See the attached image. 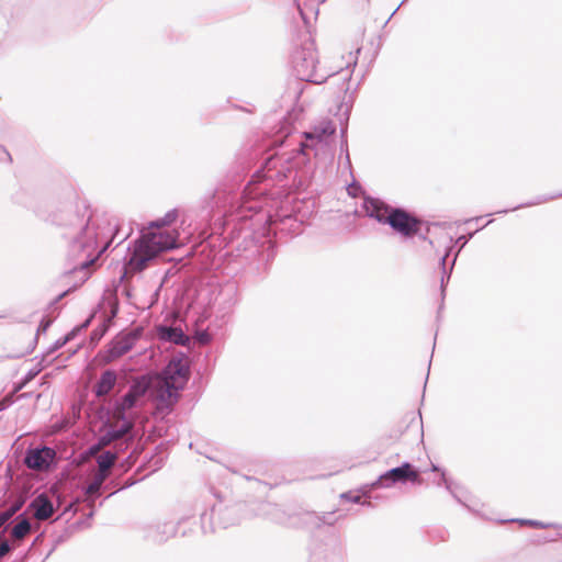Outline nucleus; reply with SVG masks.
<instances>
[{"label": "nucleus", "instance_id": "b1692460", "mask_svg": "<svg viewBox=\"0 0 562 562\" xmlns=\"http://www.w3.org/2000/svg\"><path fill=\"white\" fill-rule=\"evenodd\" d=\"M340 497L350 503L361 504V496L359 494H353L352 492L342 493ZM362 505H370V502H363Z\"/></svg>", "mask_w": 562, "mask_h": 562}, {"label": "nucleus", "instance_id": "37998d69", "mask_svg": "<svg viewBox=\"0 0 562 562\" xmlns=\"http://www.w3.org/2000/svg\"><path fill=\"white\" fill-rule=\"evenodd\" d=\"M11 507L13 510L18 512L21 508V503L13 504Z\"/></svg>", "mask_w": 562, "mask_h": 562}, {"label": "nucleus", "instance_id": "1a4fd4ad", "mask_svg": "<svg viewBox=\"0 0 562 562\" xmlns=\"http://www.w3.org/2000/svg\"><path fill=\"white\" fill-rule=\"evenodd\" d=\"M55 456V450L49 447L29 449L25 454L24 463L29 469L44 471L49 468Z\"/></svg>", "mask_w": 562, "mask_h": 562}, {"label": "nucleus", "instance_id": "ddd939ff", "mask_svg": "<svg viewBox=\"0 0 562 562\" xmlns=\"http://www.w3.org/2000/svg\"><path fill=\"white\" fill-rule=\"evenodd\" d=\"M140 396V379L134 378L133 385L130 391L122 397L121 402L116 406L117 415L125 420L126 412L131 409L138 397Z\"/></svg>", "mask_w": 562, "mask_h": 562}, {"label": "nucleus", "instance_id": "58836bf2", "mask_svg": "<svg viewBox=\"0 0 562 562\" xmlns=\"http://www.w3.org/2000/svg\"><path fill=\"white\" fill-rule=\"evenodd\" d=\"M200 341H201L202 344H207V342L210 341V337H209V335H207V334H202V335L200 336Z\"/></svg>", "mask_w": 562, "mask_h": 562}, {"label": "nucleus", "instance_id": "f03ea898", "mask_svg": "<svg viewBox=\"0 0 562 562\" xmlns=\"http://www.w3.org/2000/svg\"><path fill=\"white\" fill-rule=\"evenodd\" d=\"M111 228H101L95 216L76 217L69 224L63 237L67 240V256L74 262V269H87L109 247Z\"/></svg>", "mask_w": 562, "mask_h": 562}, {"label": "nucleus", "instance_id": "a878e982", "mask_svg": "<svg viewBox=\"0 0 562 562\" xmlns=\"http://www.w3.org/2000/svg\"><path fill=\"white\" fill-rule=\"evenodd\" d=\"M449 252H450V248H448L447 252L440 259V266L442 268L441 286H443L445 281L449 280V278H450V272L448 273L446 271V260H447V258L449 256Z\"/></svg>", "mask_w": 562, "mask_h": 562}, {"label": "nucleus", "instance_id": "5701e85b", "mask_svg": "<svg viewBox=\"0 0 562 562\" xmlns=\"http://www.w3.org/2000/svg\"><path fill=\"white\" fill-rule=\"evenodd\" d=\"M518 521L521 525H528L531 527L543 528V529L552 528V527L557 526V524H554V522H542V521L532 520V519H519Z\"/></svg>", "mask_w": 562, "mask_h": 562}, {"label": "nucleus", "instance_id": "4c0bfd02", "mask_svg": "<svg viewBox=\"0 0 562 562\" xmlns=\"http://www.w3.org/2000/svg\"><path fill=\"white\" fill-rule=\"evenodd\" d=\"M92 485H94L97 487V490L100 491L101 486L103 483H101V481L97 480L94 476H93V480H92Z\"/></svg>", "mask_w": 562, "mask_h": 562}, {"label": "nucleus", "instance_id": "8fccbe9b", "mask_svg": "<svg viewBox=\"0 0 562 562\" xmlns=\"http://www.w3.org/2000/svg\"><path fill=\"white\" fill-rule=\"evenodd\" d=\"M145 423V420L143 419V424ZM142 434L144 435L145 434V429L143 428L142 430Z\"/></svg>", "mask_w": 562, "mask_h": 562}, {"label": "nucleus", "instance_id": "423d86ee", "mask_svg": "<svg viewBox=\"0 0 562 562\" xmlns=\"http://www.w3.org/2000/svg\"><path fill=\"white\" fill-rule=\"evenodd\" d=\"M140 273V236L133 241L132 252L125 258L120 283L115 289L116 294L125 302L138 308V292L135 284L138 283Z\"/></svg>", "mask_w": 562, "mask_h": 562}, {"label": "nucleus", "instance_id": "79ce46f5", "mask_svg": "<svg viewBox=\"0 0 562 562\" xmlns=\"http://www.w3.org/2000/svg\"><path fill=\"white\" fill-rule=\"evenodd\" d=\"M101 336H102V333H99V331H97V330H94V331L92 333V339H99Z\"/></svg>", "mask_w": 562, "mask_h": 562}, {"label": "nucleus", "instance_id": "473e14b6", "mask_svg": "<svg viewBox=\"0 0 562 562\" xmlns=\"http://www.w3.org/2000/svg\"><path fill=\"white\" fill-rule=\"evenodd\" d=\"M99 492H100V491H99V490H97V487H95L94 485H92V483H90V484L86 487V490H85V493H86V495H88V496H97V495H99Z\"/></svg>", "mask_w": 562, "mask_h": 562}, {"label": "nucleus", "instance_id": "9b49d317", "mask_svg": "<svg viewBox=\"0 0 562 562\" xmlns=\"http://www.w3.org/2000/svg\"><path fill=\"white\" fill-rule=\"evenodd\" d=\"M140 331V327H135L131 335H125L119 337L113 344L110 346L106 351V360L112 361L115 358H119L130 351L135 340V336Z\"/></svg>", "mask_w": 562, "mask_h": 562}, {"label": "nucleus", "instance_id": "bb28decb", "mask_svg": "<svg viewBox=\"0 0 562 562\" xmlns=\"http://www.w3.org/2000/svg\"><path fill=\"white\" fill-rule=\"evenodd\" d=\"M70 339V335H67L65 336L64 338H60L58 340H56L49 348H48V351L47 353H53L55 352L56 350L60 349L61 347H64L67 341Z\"/></svg>", "mask_w": 562, "mask_h": 562}, {"label": "nucleus", "instance_id": "39448f33", "mask_svg": "<svg viewBox=\"0 0 562 562\" xmlns=\"http://www.w3.org/2000/svg\"><path fill=\"white\" fill-rule=\"evenodd\" d=\"M291 173L292 164L290 158L279 155L270 156L262 168L257 170L248 182L245 194L250 199L265 195L271 187L283 182Z\"/></svg>", "mask_w": 562, "mask_h": 562}, {"label": "nucleus", "instance_id": "49530a36", "mask_svg": "<svg viewBox=\"0 0 562 562\" xmlns=\"http://www.w3.org/2000/svg\"><path fill=\"white\" fill-rule=\"evenodd\" d=\"M147 465L145 463H143L142 465V469H143V472L146 470Z\"/></svg>", "mask_w": 562, "mask_h": 562}, {"label": "nucleus", "instance_id": "393cba45", "mask_svg": "<svg viewBox=\"0 0 562 562\" xmlns=\"http://www.w3.org/2000/svg\"><path fill=\"white\" fill-rule=\"evenodd\" d=\"M473 235H474V233H470L468 236H460V237H458V238H457L456 243L460 245V247H459V250H458V251H460V250H461V249H462V248L468 244L469 239H470V238H472V237H473ZM458 254H459V252H457V254L454 255V258H453V260H452V262H451L450 271L452 270V268H453V266H454V263H456V260H457Z\"/></svg>", "mask_w": 562, "mask_h": 562}, {"label": "nucleus", "instance_id": "f257e3e1", "mask_svg": "<svg viewBox=\"0 0 562 562\" xmlns=\"http://www.w3.org/2000/svg\"><path fill=\"white\" fill-rule=\"evenodd\" d=\"M189 379V367L181 359H172L161 372L143 373V413L153 411L158 416L170 412Z\"/></svg>", "mask_w": 562, "mask_h": 562}, {"label": "nucleus", "instance_id": "a211bd4d", "mask_svg": "<svg viewBox=\"0 0 562 562\" xmlns=\"http://www.w3.org/2000/svg\"><path fill=\"white\" fill-rule=\"evenodd\" d=\"M438 485H445L446 490L452 495V497L462 504L463 506L470 508V506L465 503L463 499V492L461 491V487L454 484L452 481H450L447 476L445 471H441L440 480L437 482Z\"/></svg>", "mask_w": 562, "mask_h": 562}, {"label": "nucleus", "instance_id": "c9c22d12", "mask_svg": "<svg viewBox=\"0 0 562 562\" xmlns=\"http://www.w3.org/2000/svg\"><path fill=\"white\" fill-rule=\"evenodd\" d=\"M153 462H154V468L149 471V473L155 472L158 468H160V467H161V464H162V458H161V457H159V458H157V459L153 460Z\"/></svg>", "mask_w": 562, "mask_h": 562}, {"label": "nucleus", "instance_id": "603ef678", "mask_svg": "<svg viewBox=\"0 0 562 562\" xmlns=\"http://www.w3.org/2000/svg\"><path fill=\"white\" fill-rule=\"evenodd\" d=\"M326 0H319V2H325Z\"/></svg>", "mask_w": 562, "mask_h": 562}, {"label": "nucleus", "instance_id": "2eb2a0df", "mask_svg": "<svg viewBox=\"0 0 562 562\" xmlns=\"http://www.w3.org/2000/svg\"><path fill=\"white\" fill-rule=\"evenodd\" d=\"M177 532V525L173 522H162L146 527V536L156 542H165Z\"/></svg>", "mask_w": 562, "mask_h": 562}, {"label": "nucleus", "instance_id": "7ed1b4c3", "mask_svg": "<svg viewBox=\"0 0 562 562\" xmlns=\"http://www.w3.org/2000/svg\"><path fill=\"white\" fill-rule=\"evenodd\" d=\"M362 209L367 216L376 220L404 237H413L417 234L420 221L401 207H392L379 199L366 198Z\"/></svg>", "mask_w": 562, "mask_h": 562}, {"label": "nucleus", "instance_id": "3c124183", "mask_svg": "<svg viewBox=\"0 0 562 562\" xmlns=\"http://www.w3.org/2000/svg\"><path fill=\"white\" fill-rule=\"evenodd\" d=\"M3 408H4V406L0 404V411H2Z\"/></svg>", "mask_w": 562, "mask_h": 562}, {"label": "nucleus", "instance_id": "9d476101", "mask_svg": "<svg viewBox=\"0 0 562 562\" xmlns=\"http://www.w3.org/2000/svg\"><path fill=\"white\" fill-rule=\"evenodd\" d=\"M336 131V126L331 121H323L318 125L314 126L311 132L305 133L306 143L304 147L310 146H324L328 137H330Z\"/></svg>", "mask_w": 562, "mask_h": 562}, {"label": "nucleus", "instance_id": "0eeeda50", "mask_svg": "<svg viewBox=\"0 0 562 562\" xmlns=\"http://www.w3.org/2000/svg\"><path fill=\"white\" fill-rule=\"evenodd\" d=\"M317 54L313 42L305 43L297 48L292 56V65L295 76L301 81L315 85L325 82L333 74L317 68Z\"/></svg>", "mask_w": 562, "mask_h": 562}, {"label": "nucleus", "instance_id": "412c9836", "mask_svg": "<svg viewBox=\"0 0 562 562\" xmlns=\"http://www.w3.org/2000/svg\"><path fill=\"white\" fill-rule=\"evenodd\" d=\"M559 196H562V193H560L558 195H541V196H538V198H536L535 200H532L530 202H527V203L520 204L518 206H515V207L510 209V211H515V210H518L520 207H528V206H532V205H538V204L551 201V200H553L555 198H559ZM508 212H509V210H502V211L496 212V214H505V213H508Z\"/></svg>", "mask_w": 562, "mask_h": 562}, {"label": "nucleus", "instance_id": "cd10ccee", "mask_svg": "<svg viewBox=\"0 0 562 562\" xmlns=\"http://www.w3.org/2000/svg\"><path fill=\"white\" fill-rule=\"evenodd\" d=\"M11 551L10 543L4 540L0 543V559L7 555Z\"/></svg>", "mask_w": 562, "mask_h": 562}, {"label": "nucleus", "instance_id": "a19ab883", "mask_svg": "<svg viewBox=\"0 0 562 562\" xmlns=\"http://www.w3.org/2000/svg\"><path fill=\"white\" fill-rule=\"evenodd\" d=\"M553 528H554V529H557V530H559V532H558V537H561V538H562V525L557 524V526H555V527H553Z\"/></svg>", "mask_w": 562, "mask_h": 562}, {"label": "nucleus", "instance_id": "20e7f679", "mask_svg": "<svg viewBox=\"0 0 562 562\" xmlns=\"http://www.w3.org/2000/svg\"><path fill=\"white\" fill-rule=\"evenodd\" d=\"M178 218V210L168 211L164 217L153 221L148 225V232L143 228V269L146 262L153 260L161 252L178 246L176 232L165 231Z\"/></svg>", "mask_w": 562, "mask_h": 562}, {"label": "nucleus", "instance_id": "72a5a7b5", "mask_svg": "<svg viewBox=\"0 0 562 562\" xmlns=\"http://www.w3.org/2000/svg\"><path fill=\"white\" fill-rule=\"evenodd\" d=\"M42 370V368H37V369H34V370H30L26 375H25V381L24 383H27L29 381H31L32 379H34L38 373L40 371Z\"/></svg>", "mask_w": 562, "mask_h": 562}, {"label": "nucleus", "instance_id": "6ab92c4d", "mask_svg": "<svg viewBox=\"0 0 562 562\" xmlns=\"http://www.w3.org/2000/svg\"><path fill=\"white\" fill-rule=\"evenodd\" d=\"M116 460V454L111 451H104L97 457V463L100 470H105L110 472V469L113 467Z\"/></svg>", "mask_w": 562, "mask_h": 562}, {"label": "nucleus", "instance_id": "aec40b11", "mask_svg": "<svg viewBox=\"0 0 562 562\" xmlns=\"http://www.w3.org/2000/svg\"><path fill=\"white\" fill-rule=\"evenodd\" d=\"M31 531V522L27 518H22L11 531L14 539L21 540Z\"/></svg>", "mask_w": 562, "mask_h": 562}, {"label": "nucleus", "instance_id": "4be33fe9", "mask_svg": "<svg viewBox=\"0 0 562 562\" xmlns=\"http://www.w3.org/2000/svg\"><path fill=\"white\" fill-rule=\"evenodd\" d=\"M333 515H334V513L323 514L322 516H317L315 514H308V516L311 518L316 519L315 525L317 527H319L322 525H333L336 521V519H333Z\"/></svg>", "mask_w": 562, "mask_h": 562}, {"label": "nucleus", "instance_id": "de8ad7c7", "mask_svg": "<svg viewBox=\"0 0 562 562\" xmlns=\"http://www.w3.org/2000/svg\"><path fill=\"white\" fill-rule=\"evenodd\" d=\"M3 526V520L0 518V528Z\"/></svg>", "mask_w": 562, "mask_h": 562}, {"label": "nucleus", "instance_id": "a18cd8bd", "mask_svg": "<svg viewBox=\"0 0 562 562\" xmlns=\"http://www.w3.org/2000/svg\"><path fill=\"white\" fill-rule=\"evenodd\" d=\"M300 13H301L302 19L305 20V15L301 9H300Z\"/></svg>", "mask_w": 562, "mask_h": 562}, {"label": "nucleus", "instance_id": "f3484780", "mask_svg": "<svg viewBox=\"0 0 562 562\" xmlns=\"http://www.w3.org/2000/svg\"><path fill=\"white\" fill-rule=\"evenodd\" d=\"M132 428V424L128 420H124L120 427H111L102 435L99 439V446L110 445L112 441L122 438Z\"/></svg>", "mask_w": 562, "mask_h": 562}, {"label": "nucleus", "instance_id": "ea45409f", "mask_svg": "<svg viewBox=\"0 0 562 562\" xmlns=\"http://www.w3.org/2000/svg\"><path fill=\"white\" fill-rule=\"evenodd\" d=\"M142 355H143V357H147L148 356V357L151 358L153 355H154V351L153 350L143 349Z\"/></svg>", "mask_w": 562, "mask_h": 562}, {"label": "nucleus", "instance_id": "2f4dec72", "mask_svg": "<svg viewBox=\"0 0 562 562\" xmlns=\"http://www.w3.org/2000/svg\"><path fill=\"white\" fill-rule=\"evenodd\" d=\"M109 476V471H105V470H98V472L94 474V477L99 481H101V483H104V481L108 479Z\"/></svg>", "mask_w": 562, "mask_h": 562}, {"label": "nucleus", "instance_id": "c756f323", "mask_svg": "<svg viewBox=\"0 0 562 562\" xmlns=\"http://www.w3.org/2000/svg\"><path fill=\"white\" fill-rule=\"evenodd\" d=\"M50 324H52L50 319H42V322L40 323L38 328H37V335H40L41 333H45L48 329V327L50 326Z\"/></svg>", "mask_w": 562, "mask_h": 562}, {"label": "nucleus", "instance_id": "4468645a", "mask_svg": "<svg viewBox=\"0 0 562 562\" xmlns=\"http://www.w3.org/2000/svg\"><path fill=\"white\" fill-rule=\"evenodd\" d=\"M30 508L33 509V516L37 520H46L54 514V505L44 493L37 495L30 503Z\"/></svg>", "mask_w": 562, "mask_h": 562}, {"label": "nucleus", "instance_id": "09e8293b", "mask_svg": "<svg viewBox=\"0 0 562 562\" xmlns=\"http://www.w3.org/2000/svg\"><path fill=\"white\" fill-rule=\"evenodd\" d=\"M352 65H353V67L357 65V57L355 58Z\"/></svg>", "mask_w": 562, "mask_h": 562}, {"label": "nucleus", "instance_id": "c03bdc74", "mask_svg": "<svg viewBox=\"0 0 562 562\" xmlns=\"http://www.w3.org/2000/svg\"><path fill=\"white\" fill-rule=\"evenodd\" d=\"M431 470H432V471H440L439 467H437V465H435V464H432V465H431Z\"/></svg>", "mask_w": 562, "mask_h": 562}, {"label": "nucleus", "instance_id": "6e6552de", "mask_svg": "<svg viewBox=\"0 0 562 562\" xmlns=\"http://www.w3.org/2000/svg\"><path fill=\"white\" fill-rule=\"evenodd\" d=\"M419 483V472L414 469L409 462H404L400 467L387 470L382 473L373 483L370 484V490L373 488H389L396 483Z\"/></svg>", "mask_w": 562, "mask_h": 562}, {"label": "nucleus", "instance_id": "f704fd0d", "mask_svg": "<svg viewBox=\"0 0 562 562\" xmlns=\"http://www.w3.org/2000/svg\"><path fill=\"white\" fill-rule=\"evenodd\" d=\"M349 67H350V64H348L347 69H346L345 71H344V70H341V71L339 72V74L341 75V78H342L344 80H347V81H349V80H350V76H351V71L349 70Z\"/></svg>", "mask_w": 562, "mask_h": 562}, {"label": "nucleus", "instance_id": "e433bc0d", "mask_svg": "<svg viewBox=\"0 0 562 562\" xmlns=\"http://www.w3.org/2000/svg\"><path fill=\"white\" fill-rule=\"evenodd\" d=\"M92 485H94L97 487V490L100 491L101 486L103 483H101V481L97 480L94 476H93V480H92Z\"/></svg>", "mask_w": 562, "mask_h": 562}, {"label": "nucleus", "instance_id": "c85d7f7f", "mask_svg": "<svg viewBox=\"0 0 562 562\" xmlns=\"http://www.w3.org/2000/svg\"><path fill=\"white\" fill-rule=\"evenodd\" d=\"M16 512L12 509V507L8 508L7 510L0 513V518H2L3 520V525L9 520L11 519V517L15 514Z\"/></svg>", "mask_w": 562, "mask_h": 562}, {"label": "nucleus", "instance_id": "f8f14e48", "mask_svg": "<svg viewBox=\"0 0 562 562\" xmlns=\"http://www.w3.org/2000/svg\"><path fill=\"white\" fill-rule=\"evenodd\" d=\"M156 335L159 340L165 342H172L180 346H188L190 344V337L178 327L159 325L156 328Z\"/></svg>", "mask_w": 562, "mask_h": 562}, {"label": "nucleus", "instance_id": "7c9ffc66", "mask_svg": "<svg viewBox=\"0 0 562 562\" xmlns=\"http://www.w3.org/2000/svg\"><path fill=\"white\" fill-rule=\"evenodd\" d=\"M0 161H5V162L11 161V156H10L9 151L2 145H0Z\"/></svg>", "mask_w": 562, "mask_h": 562}, {"label": "nucleus", "instance_id": "dca6fc26", "mask_svg": "<svg viewBox=\"0 0 562 562\" xmlns=\"http://www.w3.org/2000/svg\"><path fill=\"white\" fill-rule=\"evenodd\" d=\"M116 383V374L112 370L104 371L95 384L94 392L98 397L108 395Z\"/></svg>", "mask_w": 562, "mask_h": 562}]
</instances>
